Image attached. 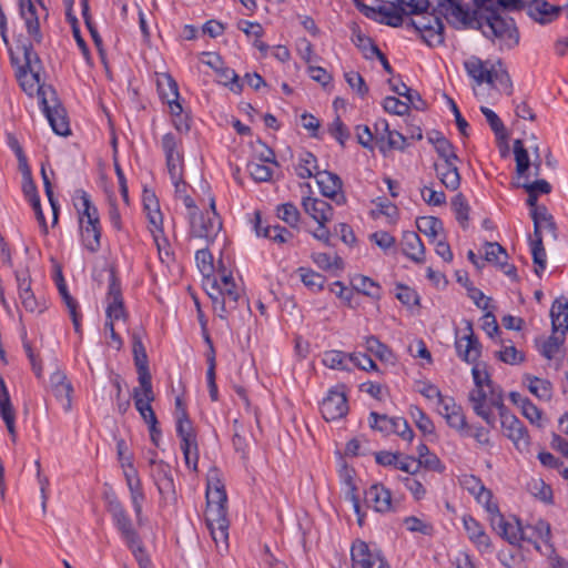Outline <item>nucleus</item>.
<instances>
[{"label": "nucleus", "mask_w": 568, "mask_h": 568, "mask_svg": "<svg viewBox=\"0 0 568 568\" xmlns=\"http://www.w3.org/2000/svg\"><path fill=\"white\" fill-rule=\"evenodd\" d=\"M355 6L366 18L393 28L400 27L403 24V16L406 14L404 0L383 2V4L377 7H371L361 1H355Z\"/></svg>", "instance_id": "7"}, {"label": "nucleus", "mask_w": 568, "mask_h": 568, "mask_svg": "<svg viewBox=\"0 0 568 568\" xmlns=\"http://www.w3.org/2000/svg\"><path fill=\"white\" fill-rule=\"evenodd\" d=\"M205 520L216 546L222 547L224 550H226L229 547L227 540L230 526L227 515L219 516L216 520H212L211 518H205Z\"/></svg>", "instance_id": "31"}, {"label": "nucleus", "mask_w": 568, "mask_h": 568, "mask_svg": "<svg viewBox=\"0 0 568 568\" xmlns=\"http://www.w3.org/2000/svg\"><path fill=\"white\" fill-rule=\"evenodd\" d=\"M365 503L377 513H388L393 510L392 493L383 484H373L365 491Z\"/></svg>", "instance_id": "21"}, {"label": "nucleus", "mask_w": 568, "mask_h": 568, "mask_svg": "<svg viewBox=\"0 0 568 568\" xmlns=\"http://www.w3.org/2000/svg\"><path fill=\"white\" fill-rule=\"evenodd\" d=\"M185 465L189 469L197 471L199 446L197 440L192 444L181 445Z\"/></svg>", "instance_id": "60"}, {"label": "nucleus", "mask_w": 568, "mask_h": 568, "mask_svg": "<svg viewBox=\"0 0 568 568\" xmlns=\"http://www.w3.org/2000/svg\"><path fill=\"white\" fill-rule=\"evenodd\" d=\"M207 295L212 300L213 308L223 320L237 308L239 302L243 298L241 290L236 286L232 274L222 271L219 278L213 276L204 283Z\"/></svg>", "instance_id": "5"}, {"label": "nucleus", "mask_w": 568, "mask_h": 568, "mask_svg": "<svg viewBox=\"0 0 568 568\" xmlns=\"http://www.w3.org/2000/svg\"><path fill=\"white\" fill-rule=\"evenodd\" d=\"M353 287L364 295L378 298L379 297V286L369 277L358 275L354 277Z\"/></svg>", "instance_id": "50"}, {"label": "nucleus", "mask_w": 568, "mask_h": 568, "mask_svg": "<svg viewBox=\"0 0 568 568\" xmlns=\"http://www.w3.org/2000/svg\"><path fill=\"white\" fill-rule=\"evenodd\" d=\"M501 257L506 260L508 257L505 248L497 242H486L485 244V260L489 263H501Z\"/></svg>", "instance_id": "57"}, {"label": "nucleus", "mask_w": 568, "mask_h": 568, "mask_svg": "<svg viewBox=\"0 0 568 568\" xmlns=\"http://www.w3.org/2000/svg\"><path fill=\"white\" fill-rule=\"evenodd\" d=\"M133 399H134V406L136 410L140 413L142 419L148 425L158 424L156 415L151 406L152 402L144 400L143 397L140 396V389L134 388L133 389Z\"/></svg>", "instance_id": "42"}, {"label": "nucleus", "mask_w": 568, "mask_h": 568, "mask_svg": "<svg viewBox=\"0 0 568 568\" xmlns=\"http://www.w3.org/2000/svg\"><path fill=\"white\" fill-rule=\"evenodd\" d=\"M446 422L449 427L456 429L459 433L468 432L470 429V427L467 425L466 417L460 406L457 407V410L452 409L450 414L446 418Z\"/></svg>", "instance_id": "64"}, {"label": "nucleus", "mask_w": 568, "mask_h": 568, "mask_svg": "<svg viewBox=\"0 0 568 568\" xmlns=\"http://www.w3.org/2000/svg\"><path fill=\"white\" fill-rule=\"evenodd\" d=\"M514 154L517 174L519 176H527L526 173L530 166L529 154L519 139L514 141Z\"/></svg>", "instance_id": "45"}, {"label": "nucleus", "mask_w": 568, "mask_h": 568, "mask_svg": "<svg viewBox=\"0 0 568 568\" xmlns=\"http://www.w3.org/2000/svg\"><path fill=\"white\" fill-rule=\"evenodd\" d=\"M528 389L531 394L542 400H549L552 396V385L549 381L536 376H526Z\"/></svg>", "instance_id": "36"}, {"label": "nucleus", "mask_w": 568, "mask_h": 568, "mask_svg": "<svg viewBox=\"0 0 568 568\" xmlns=\"http://www.w3.org/2000/svg\"><path fill=\"white\" fill-rule=\"evenodd\" d=\"M181 141L173 133H166L162 136L161 145L164 152L165 159L182 155L179 150Z\"/></svg>", "instance_id": "62"}, {"label": "nucleus", "mask_w": 568, "mask_h": 568, "mask_svg": "<svg viewBox=\"0 0 568 568\" xmlns=\"http://www.w3.org/2000/svg\"><path fill=\"white\" fill-rule=\"evenodd\" d=\"M530 215L534 221L532 236H542L541 229H547L555 235L556 223L545 205L531 210Z\"/></svg>", "instance_id": "32"}, {"label": "nucleus", "mask_w": 568, "mask_h": 568, "mask_svg": "<svg viewBox=\"0 0 568 568\" xmlns=\"http://www.w3.org/2000/svg\"><path fill=\"white\" fill-rule=\"evenodd\" d=\"M20 16L26 22L28 33L34 38L37 42L41 41L40 22L36 3L33 0H19Z\"/></svg>", "instance_id": "26"}, {"label": "nucleus", "mask_w": 568, "mask_h": 568, "mask_svg": "<svg viewBox=\"0 0 568 568\" xmlns=\"http://www.w3.org/2000/svg\"><path fill=\"white\" fill-rule=\"evenodd\" d=\"M527 14L536 22L547 24L560 16L558 6L550 4L546 0H531L527 3Z\"/></svg>", "instance_id": "23"}, {"label": "nucleus", "mask_w": 568, "mask_h": 568, "mask_svg": "<svg viewBox=\"0 0 568 568\" xmlns=\"http://www.w3.org/2000/svg\"><path fill=\"white\" fill-rule=\"evenodd\" d=\"M469 481L474 484V487H468L469 493L474 495L477 501L485 507L489 514V520L493 529L500 537L511 545H519L520 541H530V538L526 537L525 530L520 527L519 521H517L516 525H513L504 518L497 504L491 501V491L483 485L479 478L470 476Z\"/></svg>", "instance_id": "1"}, {"label": "nucleus", "mask_w": 568, "mask_h": 568, "mask_svg": "<svg viewBox=\"0 0 568 568\" xmlns=\"http://www.w3.org/2000/svg\"><path fill=\"white\" fill-rule=\"evenodd\" d=\"M463 523L468 538L477 546V548L480 551L490 550V538L484 530L483 526L471 516H464Z\"/></svg>", "instance_id": "28"}, {"label": "nucleus", "mask_w": 568, "mask_h": 568, "mask_svg": "<svg viewBox=\"0 0 568 568\" xmlns=\"http://www.w3.org/2000/svg\"><path fill=\"white\" fill-rule=\"evenodd\" d=\"M296 273L308 290L318 292L324 287L325 277L314 270L301 266L296 270Z\"/></svg>", "instance_id": "37"}, {"label": "nucleus", "mask_w": 568, "mask_h": 568, "mask_svg": "<svg viewBox=\"0 0 568 568\" xmlns=\"http://www.w3.org/2000/svg\"><path fill=\"white\" fill-rule=\"evenodd\" d=\"M82 243L87 250L94 253L100 248L101 225H81Z\"/></svg>", "instance_id": "40"}, {"label": "nucleus", "mask_w": 568, "mask_h": 568, "mask_svg": "<svg viewBox=\"0 0 568 568\" xmlns=\"http://www.w3.org/2000/svg\"><path fill=\"white\" fill-rule=\"evenodd\" d=\"M496 392L503 396V390L500 387H491V388L475 387L474 389H471L468 398H469L473 409H475V407H477V406H479V408L491 406L490 405V396L493 393H496Z\"/></svg>", "instance_id": "39"}, {"label": "nucleus", "mask_w": 568, "mask_h": 568, "mask_svg": "<svg viewBox=\"0 0 568 568\" xmlns=\"http://www.w3.org/2000/svg\"><path fill=\"white\" fill-rule=\"evenodd\" d=\"M456 162H438L434 164L437 178L450 191H456L460 186L462 179Z\"/></svg>", "instance_id": "29"}, {"label": "nucleus", "mask_w": 568, "mask_h": 568, "mask_svg": "<svg viewBox=\"0 0 568 568\" xmlns=\"http://www.w3.org/2000/svg\"><path fill=\"white\" fill-rule=\"evenodd\" d=\"M42 111L48 119L53 132L61 136H68L71 133L67 110L58 99L54 89L42 91Z\"/></svg>", "instance_id": "9"}, {"label": "nucleus", "mask_w": 568, "mask_h": 568, "mask_svg": "<svg viewBox=\"0 0 568 568\" xmlns=\"http://www.w3.org/2000/svg\"><path fill=\"white\" fill-rule=\"evenodd\" d=\"M352 568H390L381 551H374L367 542L356 539L351 547Z\"/></svg>", "instance_id": "12"}, {"label": "nucleus", "mask_w": 568, "mask_h": 568, "mask_svg": "<svg viewBox=\"0 0 568 568\" xmlns=\"http://www.w3.org/2000/svg\"><path fill=\"white\" fill-rule=\"evenodd\" d=\"M452 207L456 220L463 229H466L469 220V205L462 193H457L452 200Z\"/></svg>", "instance_id": "48"}, {"label": "nucleus", "mask_w": 568, "mask_h": 568, "mask_svg": "<svg viewBox=\"0 0 568 568\" xmlns=\"http://www.w3.org/2000/svg\"><path fill=\"white\" fill-rule=\"evenodd\" d=\"M520 527L525 530L526 537L530 538L529 542L534 545L536 550L540 551V546L536 540L532 539V536L538 537L546 545L552 547L550 544L551 528L549 523H547L546 520L539 519L535 525H528L527 527H523L520 525Z\"/></svg>", "instance_id": "33"}, {"label": "nucleus", "mask_w": 568, "mask_h": 568, "mask_svg": "<svg viewBox=\"0 0 568 568\" xmlns=\"http://www.w3.org/2000/svg\"><path fill=\"white\" fill-rule=\"evenodd\" d=\"M419 232L429 237H436L439 231L443 230V223L439 219L434 216H424L417 221Z\"/></svg>", "instance_id": "54"}, {"label": "nucleus", "mask_w": 568, "mask_h": 568, "mask_svg": "<svg viewBox=\"0 0 568 568\" xmlns=\"http://www.w3.org/2000/svg\"><path fill=\"white\" fill-rule=\"evenodd\" d=\"M436 3L434 11L444 16L449 24L459 28H474L478 23L477 17L481 14V10L470 12L469 8L458 0H433Z\"/></svg>", "instance_id": "8"}, {"label": "nucleus", "mask_w": 568, "mask_h": 568, "mask_svg": "<svg viewBox=\"0 0 568 568\" xmlns=\"http://www.w3.org/2000/svg\"><path fill=\"white\" fill-rule=\"evenodd\" d=\"M532 260L536 265L535 273L540 274L546 268V251L542 244V236H532L530 240Z\"/></svg>", "instance_id": "44"}, {"label": "nucleus", "mask_w": 568, "mask_h": 568, "mask_svg": "<svg viewBox=\"0 0 568 568\" xmlns=\"http://www.w3.org/2000/svg\"><path fill=\"white\" fill-rule=\"evenodd\" d=\"M277 217L291 227H297L301 219V213L297 206L291 202L283 203L276 209Z\"/></svg>", "instance_id": "47"}, {"label": "nucleus", "mask_w": 568, "mask_h": 568, "mask_svg": "<svg viewBox=\"0 0 568 568\" xmlns=\"http://www.w3.org/2000/svg\"><path fill=\"white\" fill-rule=\"evenodd\" d=\"M190 233L193 237L213 242L222 230V220L217 212H190Z\"/></svg>", "instance_id": "10"}, {"label": "nucleus", "mask_w": 568, "mask_h": 568, "mask_svg": "<svg viewBox=\"0 0 568 568\" xmlns=\"http://www.w3.org/2000/svg\"><path fill=\"white\" fill-rule=\"evenodd\" d=\"M263 237H267L271 241L278 243V244H284L293 237V234L291 231H288L284 226L274 225V226H266L263 230Z\"/></svg>", "instance_id": "56"}, {"label": "nucleus", "mask_w": 568, "mask_h": 568, "mask_svg": "<svg viewBox=\"0 0 568 568\" xmlns=\"http://www.w3.org/2000/svg\"><path fill=\"white\" fill-rule=\"evenodd\" d=\"M345 80L347 84L356 91V93L364 99L368 94V87L364 80V78L355 71H349L345 73Z\"/></svg>", "instance_id": "58"}, {"label": "nucleus", "mask_w": 568, "mask_h": 568, "mask_svg": "<svg viewBox=\"0 0 568 568\" xmlns=\"http://www.w3.org/2000/svg\"><path fill=\"white\" fill-rule=\"evenodd\" d=\"M477 19L476 29L497 42L500 50H511L518 45L520 37L513 18L501 16L497 9L486 8Z\"/></svg>", "instance_id": "2"}, {"label": "nucleus", "mask_w": 568, "mask_h": 568, "mask_svg": "<svg viewBox=\"0 0 568 568\" xmlns=\"http://www.w3.org/2000/svg\"><path fill=\"white\" fill-rule=\"evenodd\" d=\"M369 426L386 435L396 434L408 443L414 438V432L404 417H389L372 412L369 414Z\"/></svg>", "instance_id": "11"}, {"label": "nucleus", "mask_w": 568, "mask_h": 568, "mask_svg": "<svg viewBox=\"0 0 568 568\" xmlns=\"http://www.w3.org/2000/svg\"><path fill=\"white\" fill-rule=\"evenodd\" d=\"M315 176L323 196L335 201L337 205L345 204L346 197L342 191L343 182L337 174L323 171L316 172Z\"/></svg>", "instance_id": "18"}, {"label": "nucleus", "mask_w": 568, "mask_h": 568, "mask_svg": "<svg viewBox=\"0 0 568 568\" xmlns=\"http://www.w3.org/2000/svg\"><path fill=\"white\" fill-rule=\"evenodd\" d=\"M488 61H483L476 55H471L464 62V68L467 74L476 82L477 85L483 83L496 88L507 95L513 94V81L505 68L503 61L499 59L490 68L487 67Z\"/></svg>", "instance_id": "4"}, {"label": "nucleus", "mask_w": 568, "mask_h": 568, "mask_svg": "<svg viewBox=\"0 0 568 568\" xmlns=\"http://www.w3.org/2000/svg\"><path fill=\"white\" fill-rule=\"evenodd\" d=\"M353 42L361 50L365 59H373L381 51L369 37L362 33L355 34Z\"/></svg>", "instance_id": "52"}, {"label": "nucleus", "mask_w": 568, "mask_h": 568, "mask_svg": "<svg viewBox=\"0 0 568 568\" xmlns=\"http://www.w3.org/2000/svg\"><path fill=\"white\" fill-rule=\"evenodd\" d=\"M132 352L136 371L149 368L148 354L138 332L132 333Z\"/></svg>", "instance_id": "46"}, {"label": "nucleus", "mask_w": 568, "mask_h": 568, "mask_svg": "<svg viewBox=\"0 0 568 568\" xmlns=\"http://www.w3.org/2000/svg\"><path fill=\"white\" fill-rule=\"evenodd\" d=\"M490 405L498 409L504 434L514 443L517 449L526 450L529 447V435L524 424L513 415L504 405V396L493 393Z\"/></svg>", "instance_id": "6"}, {"label": "nucleus", "mask_w": 568, "mask_h": 568, "mask_svg": "<svg viewBox=\"0 0 568 568\" xmlns=\"http://www.w3.org/2000/svg\"><path fill=\"white\" fill-rule=\"evenodd\" d=\"M564 343V337L551 335L545 339L540 347V353L547 359H552L559 352L560 346Z\"/></svg>", "instance_id": "61"}, {"label": "nucleus", "mask_w": 568, "mask_h": 568, "mask_svg": "<svg viewBox=\"0 0 568 568\" xmlns=\"http://www.w3.org/2000/svg\"><path fill=\"white\" fill-rule=\"evenodd\" d=\"M437 140H433L432 136H428L430 143L434 144L436 152L438 153L442 162H454L459 161L458 156L455 153L453 144L440 133H436Z\"/></svg>", "instance_id": "41"}, {"label": "nucleus", "mask_w": 568, "mask_h": 568, "mask_svg": "<svg viewBox=\"0 0 568 568\" xmlns=\"http://www.w3.org/2000/svg\"><path fill=\"white\" fill-rule=\"evenodd\" d=\"M195 261L202 275L205 277V282L213 277V256L207 248L197 250L195 253Z\"/></svg>", "instance_id": "49"}, {"label": "nucleus", "mask_w": 568, "mask_h": 568, "mask_svg": "<svg viewBox=\"0 0 568 568\" xmlns=\"http://www.w3.org/2000/svg\"><path fill=\"white\" fill-rule=\"evenodd\" d=\"M348 412L347 398L344 392L331 389L321 405V413L325 420H336L346 416Z\"/></svg>", "instance_id": "17"}, {"label": "nucleus", "mask_w": 568, "mask_h": 568, "mask_svg": "<svg viewBox=\"0 0 568 568\" xmlns=\"http://www.w3.org/2000/svg\"><path fill=\"white\" fill-rule=\"evenodd\" d=\"M346 358H348V354L332 349L324 353L322 362L328 368L345 371L347 369L345 364Z\"/></svg>", "instance_id": "51"}, {"label": "nucleus", "mask_w": 568, "mask_h": 568, "mask_svg": "<svg viewBox=\"0 0 568 568\" xmlns=\"http://www.w3.org/2000/svg\"><path fill=\"white\" fill-rule=\"evenodd\" d=\"M108 510L128 547L138 545L140 537L133 528L126 510L116 497H113L108 501Z\"/></svg>", "instance_id": "14"}, {"label": "nucleus", "mask_w": 568, "mask_h": 568, "mask_svg": "<svg viewBox=\"0 0 568 568\" xmlns=\"http://www.w3.org/2000/svg\"><path fill=\"white\" fill-rule=\"evenodd\" d=\"M50 387L58 400L61 402L63 410L69 413L72 409V384L61 371H55L50 376Z\"/></svg>", "instance_id": "22"}, {"label": "nucleus", "mask_w": 568, "mask_h": 568, "mask_svg": "<svg viewBox=\"0 0 568 568\" xmlns=\"http://www.w3.org/2000/svg\"><path fill=\"white\" fill-rule=\"evenodd\" d=\"M18 79L22 90L30 97L37 93L39 103L42 102V91L45 89H53L51 85H44L40 83L39 70L37 68L26 69L21 68L18 73Z\"/></svg>", "instance_id": "24"}, {"label": "nucleus", "mask_w": 568, "mask_h": 568, "mask_svg": "<svg viewBox=\"0 0 568 568\" xmlns=\"http://www.w3.org/2000/svg\"><path fill=\"white\" fill-rule=\"evenodd\" d=\"M304 211L318 224L328 223L333 219V207L324 200L304 197L302 201Z\"/></svg>", "instance_id": "25"}, {"label": "nucleus", "mask_w": 568, "mask_h": 568, "mask_svg": "<svg viewBox=\"0 0 568 568\" xmlns=\"http://www.w3.org/2000/svg\"><path fill=\"white\" fill-rule=\"evenodd\" d=\"M80 224L81 225H100L99 212L95 205L92 204L90 196L87 192L82 191L80 196Z\"/></svg>", "instance_id": "34"}, {"label": "nucleus", "mask_w": 568, "mask_h": 568, "mask_svg": "<svg viewBox=\"0 0 568 568\" xmlns=\"http://www.w3.org/2000/svg\"><path fill=\"white\" fill-rule=\"evenodd\" d=\"M227 496L224 485L219 478H210L206 487L205 518L216 520L219 516L227 515Z\"/></svg>", "instance_id": "15"}, {"label": "nucleus", "mask_w": 568, "mask_h": 568, "mask_svg": "<svg viewBox=\"0 0 568 568\" xmlns=\"http://www.w3.org/2000/svg\"><path fill=\"white\" fill-rule=\"evenodd\" d=\"M406 14H422L418 19H410L407 27H413L423 41L429 47L444 43V23L435 13H428L433 0H404Z\"/></svg>", "instance_id": "3"}, {"label": "nucleus", "mask_w": 568, "mask_h": 568, "mask_svg": "<svg viewBox=\"0 0 568 568\" xmlns=\"http://www.w3.org/2000/svg\"><path fill=\"white\" fill-rule=\"evenodd\" d=\"M402 252L412 261L422 263L425 260V247L416 232L406 231L400 241Z\"/></svg>", "instance_id": "27"}, {"label": "nucleus", "mask_w": 568, "mask_h": 568, "mask_svg": "<svg viewBox=\"0 0 568 568\" xmlns=\"http://www.w3.org/2000/svg\"><path fill=\"white\" fill-rule=\"evenodd\" d=\"M158 90L161 98L168 102L171 114L180 115L182 113V105L179 102V87L171 74H161L158 79Z\"/></svg>", "instance_id": "20"}, {"label": "nucleus", "mask_w": 568, "mask_h": 568, "mask_svg": "<svg viewBox=\"0 0 568 568\" xmlns=\"http://www.w3.org/2000/svg\"><path fill=\"white\" fill-rule=\"evenodd\" d=\"M316 158L311 152H303L300 155V161L297 166L295 168L296 174L301 179H310L317 172Z\"/></svg>", "instance_id": "43"}, {"label": "nucleus", "mask_w": 568, "mask_h": 568, "mask_svg": "<svg viewBox=\"0 0 568 568\" xmlns=\"http://www.w3.org/2000/svg\"><path fill=\"white\" fill-rule=\"evenodd\" d=\"M247 170L256 182H267L272 179L273 172L265 163L250 162Z\"/></svg>", "instance_id": "59"}, {"label": "nucleus", "mask_w": 568, "mask_h": 568, "mask_svg": "<svg viewBox=\"0 0 568 568\" xmlns=\"http://www.w3.org/2000/svg\"><path fill=\"white\" fill-rule=\"evenodd\" d=\"M138 379L140 383V396L143 397L144 400L153 402L155 396L152 389V383H151V374L149 368L138 369Z\"/></svg>", "instance_id": "55"}, {"label": "nucleus", "mask_w": 568, "mask_h": 568, "mask_svg": "<svg viewBox=\"0 0 568 568\" xmlns=\"http://www.w3.org/2000/svg\"><path fill=\"white\" fill-rule=\"evenodd\" d=\"M365 347L368 352L373 353L382 362L393 363L394 354L392 349L382 343L376 336L372 335L366 337Z\"/></svg>", "instance_id": "38"}, {"label": "nucleus", "mask_w": 568, "mask_h": 568, "mask_svg": "<svg viewBox=\"0 0 568 568\" xmlns=\"http://www.w3.org/2000/svg\"><path fill=\"white\" fill-rule=\"evenodd\" d=\"M455 349L457 356L465 363L473 365L477 364L481 356V344L474 333L471 322L466 321L464 335L459 336L456 334Z\"/></svg>", "instance_id": "13"}, {"label": "nucleus", "mask_w": 568, "mask_h": 568, "mask_svg": "<svg viewBox=\"0 0 568 568\" xmlns=\"http://www.w3.org/2000/svg\"><path fill=\"white\" fill-rule=\"evenodd\" d=\"M106 302V321L114 323L115 321L126 320L121 284L114 271L110 272Z\"/></svg>", "instance_id": "16"}, {"label": "nucleus", "mask_w": 568, "mask_h": 568, "mask_svg": "<svg viewBox=\"0 0 568 568\" xmlns=\"http://www.w3.org/2000/svg\"><path fill=\"white\" fill-rule=\"evenodd\" d=\"M496 356L503 363L518 365L525 361V354L519 352L514 345H503V348L496 353Z\"/></svg>", "instance_id": "53"}, {"label": "nucleus", "mask_w": 568, "mask_h": 568, "mask_svg": "<svg viewBox=\"0 0 568 568\" xmlns=\"http://www.w3.org/2000/svg\"><path fill=\"white\" fill-rule=\"evenodd\" d=\"M552 331L561 332L565 335L568 332V301L561 296L555 300L550 308Z\"/></svg>", "instance_id": "30"}, {"label": "nucleus", "mask_w": 568, "mask_h": 568, "mask_svg": "<svg viewBox=\"0 0 568 568\" xmlns=\"http://www.w3.org/2000/svg\"><path fill=\"white\" fill-rule=\"evenodd\" d=\"M151 476L160 495L165 496L175 493L171 467L164 460L150 459Z\"/></svg>", "instance_id": "19"}, {"label": "nucleus", "mask_w": 568, "mask_h": 568, "mask_svg": "<svg viewBox=\"0 0 568 568\" xmlns=\"http://www.w3.org/2000/svg\"><path fill=\"white\" fill-rule=\"evenodd\" d=\"M383 108L386 112L396 115H404L409 111V104L396 97H386L383 101Z\"/></svg>", "instance_id": "63"}, {"label": "nucleus", "mask_w": 568, "mask_h": 568, "mask_svg": "<svg viewBox=\"0 0 568 568\" xmlns=\"http://www.w3.org/2000/svg\"><path fill=\"white\" fill-rule=\"evenodd\" d=\"M176 434L181 438V445L196 442V433L189 418L186 409H181L176 419Z\"/></svg>", "instance_id": "35"}]
</instances>
